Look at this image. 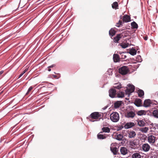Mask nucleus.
Returning <instances> with one entry per match:
<instances>
[{"instance_id": "52", "label": "nucleus", "mask_w": 158, "mask_h": 158, "mask_svg": "<svg viewBox=\"0 0 158 158\" xmlns=\"http://www.w3.org/2000/svg\"><path fill=\"white\" fill-rule=\"evenodd\" d=\"M27 70L28 69H25L22 72V73H23V74L25 73L27 71Z\"/></svg>"}, {"instance_id": "47", "label": "nucleus", "mask_w": 158, "mask_h": 158, "mask_svg": "<svg viewBox=\"0 0 158 158\" xmlns=\"http://www.w3.org/2000/svg\"><path fill=\"white\" fill-rule=\"evenodd\" d=\"M127 57V56L125 55H124V54H122L121 55V59H125Z\"/></svg>"}, {"instance_id": "8", "label": "nucleus", "mask_w": 158, "mask_h": 158, "mask_svg": "<svg viewBox=\"0 0 158 158\" xmlns=\"http://www.w3.org/2000/svg\"><path fill=\"white\" fill-rule=\"evenodd\" d=\"M131 18L130 16L128 15H125L123 16V21L124 23H128L131 21Z\"/></svg>"}, {"instance_id": "12", "label": "nucleus", "mask_w": 158, "mask_h": 158, "mask_svg": "<svg viewBox=\"0 0 158 158\" xmlns=\"http://www.w3.org/2000/svg\"><path fill=\"white\" fill-rule=\"evenodd\" d=\"M144 118L142 120H140L139 119L136 120L137 122V124L140 127H143L145 126L146 125V123L144 121Z\"/></svg>"}, {"instance_id": "40", "label": "nucleus", "mask_w": 158, "mask_h": 158, "mask_svg": "<svg viewBox=\"0 0 158 158\" xmlns=\"http://www.w3.org/2000/svg\"><path fill=\"white\" fill-rule=\"evenodd\" d=\"M113 88L114 89H119L122 88V84L120 83L118 85L113 86Z\"/></svg>"}, {"instance_id": "5", "label": "nucleus", "mask_w": 158, "mask_h": 158, "mask_svg": "<svg viewBox=\"0 0 158 158\" xmlns=\"http://www.w3.org/2000/svg\"><path fill=\"white\" fill-rule=\"evenodd\" d=\"M129 148L130 149H137V143L135 141V140L133 141L130 140L129 142Z\"/></svg>"}, {"instance_id": "64", "label": "nucleus", "mask_w": 158, "mask_h": 158, "mask_svg": "<svg viewBox=\"0 0 158 158\" xmlns=\"http://www.w3.org/2000/svg\"><path fill=\"white\" fill-rule=\"evenodd\" d=\"M125 99L127 100H128L129 99V98H125Z\"/></svg>"}, {"instance_id": "28", "label": "nucleus", "mask_w": 158, "mask_h": 158, "mask_svg": "<svg viewBox=\"0 0 158 158\" xmlns=\"http://www.w3.org/2000/svg\"><path fill=\"white\" fill-rule=\"evenodd\" d=\"M124 97V93L123 92L119 91L118 93L117 94L116 98H123Z\"/></svg>"}, {"instance_id": "61", "label": "nucleus", "mask_w": 158, "mask_h": 158, "mask_svg": "<svg viewBox=\"0 0 158 158\" xmlns=\"http://www.w3.org/2000/svg\"><path fill=\"white\" fill-rule=\"evenodd\" d=\"M118 25H116V26L118 27H120L121 26V25H119V24H118Z\"/></svg>"}, {"instance_id": "7", "label": "nucleus", "mask_w": 158, "mask_h": 158, "mask_svg": "<svg viewBox=\"0 0 158 158\" xmlns=\"http://www.w3.org/2000/svg\"><path fill=\"white\" fill-rule=\"evenodd\" d=\"M142 102V100L141 99L136 98L135 99L134 103L137 107H140L142 106L141 105Z\"/></svg>"}, {"instance_id": "13", "label": "nucleus", "mask_w": 158, "mask_h": 158, "mask_svg": "<svg viewBox=\"0 0 158 158\" xmlns=\"http://www.w3.org/2000/svg\"><path fill=\"white\" fill-rule=\"evenodd\" d=\"M120 58L119 55L117 54H114L113 56V60L114 62H118L120 61Z\"/></svg>"}, {"instance_id": "48", "label": "nucleus", "mask_w": 158, "mask_h": 158, "mask_svg": "<svg viewBox=\"0 0 158 158\" xmlns=\"http://www.w3.org/2000/svg\"><path fill=\"white\" fill-rule=\"evenodd\" d=\"M56 66L55 64H53L48 67V68H52Z\"/></svg>"}, {"instance_id": "44", "label": "nucleus", "mask_w": 158, "mask_h": 158, "mask_svg": "<svg viewBox=\"0 0 158 158\" xmlns=\"http://www.w3.org/2000/svg\"><path fill=\"white\" fill-rule=\"evenodd\" d=\"M124 127V126L123 125H121V126H120L118 127L117 128V131H119L122 130L123 128Z\"/></svg>"}, {"instance_id": "17", "label": "nucleus", "mask_w": 158, "mask_h": 158, "mask_svg": "<svg viewBox=\"0 0 158 158\" xmlns=\"http://www.w3.org/2000/svg\"><path fill=\"white\" fill-rule=\"evenodd\" d=\"M156 138V137L152 135H150L148 137V142L150 143H154L155 142V139Z\"/></svg>"}, {"instance_id": "29", "label": "nucleus", "mask_w": 158, "mask_h": 158, "mask_svg": "<svg viewBox=\"0 0 158 158\" xmlns=\"http://www.w3.org/2000/svg\"><path fill=\"white\" fill-rule=\"evenodd\" d=\"M129 45V44L128 43H121L119 44L118 46H119L123 48H125L128 47Z\"/></svg>"}, {"instance_id": "54", "label": "nucleus", "mask_w": 158, "mask_h": 158, "mask_svg": "<svg viewBox=\"0 0 158 158\" xmlns=\"http://www.w3.org/2000/svg\"><path fill=\"white\" fill-rule=\"evenodd\" d=\"M23 73H21L19 76V77H18V78H20L21 77H22L23 75Z\"/></svg>"}, {"instance_id": "30", "label": "nucleus", "mask_w": 158, "mask_h": 158, "mask_svg": "<svg viewBox=\"0 0 158 158\" xmlns=\"http://www.w3.org/2000/svg\"><path fill=\"white\" fill-rule=\"evenodd\" d=\"M102 130L103 132L109 133L110 131V128L108 127H104L102 128Z\"/></svg>"}, {"instance_id": "42", "label": "nucleus", "mask_w": 158, "mask_h": 158, "mask_svg": "<svg viewBox=\"0 0 158 158\" xmlns=\"http://www.w3.org/2000/svg\"><path fill=\"white\" fill-rule=\"evenodd\" d=\"M144 120L145 121V122L148 123V124L151 125H153V123H152L148 119H145L144 118Z\"/></svg>"}, {"instance_id": "46", "label": "nucleus", "mask_w": 158, "mask_h": 158, "mask_svg": "<svg viewBox=\"0 0 158 158\" xmlns=\"http://www.w3.org/2000/svg\"><path fill=\"white\" fill-rule=\"evenodd\" d=\"M158 125V124L156 123H154V124H153V125H152V126H154L153 128L155 130H156V128H157V125Z\"/></svg>"}, {"instance_id": "33", "label": "nucleus", "mask_w": 158, "mask_h": 158, "mask_svg": "<svg viewBox=\"0 0 158 158\" xmlns=\"http://www.w3.org/2000/svg\"><path fill=\"white\" fill-rule=\"evenodd\" d=\"M145 110H141L138 111L137 112V114L138 116H142L143 115H145Z\"/></svg>"}, {"instance_id": "2", "label": "nucleus", "mask_w": 158, "mask_h": 158, "mask_svg": "<svg viewBox=\"0 0 158 158\" xmlns=\"http://www.w3.org/2000/svg\"><path fill=\"white\" fill-rule=\"evenodd\" d=\"M118 70L119 73L123 75H126L129 71V69L126 66H123L119 68Z\"/></svg>"}, {"instance_id": "15", "label": "nucleus", "mask_w": 158, "mask_h": 158, "mask_svg": "<svg viewBox=\"0 0 158 158\" xmlns=\"http://www.w3.org/2000/svg\"><path fill=\"white\" fill-rule=\"evenodd\" d=\"M123 101H118L114 103V107L115 109L118 108L121 105Z\"/></svg>"}, {"instance_id": "55", "label": "nucleus", "mask_w": 158, "mask_h": 158, "mask_svg": "<svg viewBox=\"0 0 158 158\" xmlns=\"http://www.w3.org/2000/svg\"><path fill=\"white\" fill-rule=\"evenodd\" d=\"M88 119H89V121H90V122H94L96 121V120H93L91 118H89Z\"/></svg>"}, {"instance_id": "1", "label": "nucleus", "mask_w": 158, "mask_h": 158, "mask_svg": "<svg viewBox=\"0 0 158 158\" xmlns=\"http://www.w3.org/2000/svg\"><path fill=\"white\" fill-rule=\"evenodd\" d=\"M110 118L112 122H117L119 119V114L116 112H113L110 114Z\"/></svg>"}, {"instance_id": "18", "label": "nucleus", "mask_w": 158, "mask_h": 158, "mask_svg": "<svg viewBox=\"0 0 158 158\" xmlns=\"http://www.w3.org/2000/svg\"><path fill=\"white\" fill-rule=\"evenodd\" d=\"M107 136V135L105 134H104L103 135L102 134H98L97 135L98 139L102 140L106 139Z\"/></svg>"}, {"instance_id": "4", "label": "nucleus", "mask_w": 158, "mask_h": 158, "mask_svg": "<svg viewBox=\"0 0 158 158\" xmlns=\"http://www.w3.org/2000/svg\"><path fill=\"white\" fill-rule=\"evenodd\" d=\"M127 111V114H125V117L127 118H133L135 115V111H129L127 110H126Z\"/></svg>"}, {"instance_id": "37", "label": "nucleus", "mask_w": 158, "mask_h": 158, "mask_svg": "<svg viewBox=\"0 0 158 158\" xmlns=\"http://www.w3.org/2000/svg\"><path fill=\"white\" fill-rule=\"evenodd\" d=\"M145 115L150 116H153V114H152V112L150 110H145Z\"/></svg>"}, {"instance_id": "38", "label": "nucleus", "mask_w": 158, "mask_h": 158, "mask_svg": "<svg viewBox=\"0 0 158 158\" xmlns=\"http://www.w3.org/2000/svg\"><path fill=\"white\" fill-rule=\"evenodd\" d=\"M142 60L141 56L138 55L136 57V61L137 62H141L142 61Z\"/></svg>"}, {"instance_id": "3", "label": "nucleus", "mask_w": 158, "mask_h": 158, "mask_svg": "<svg viewBox=\"0 0 158 158\" xmlns=\"http://www.w3.org/2000/svg\"><path fill=\"white\" fill-rule=\"evenodd\" d=\"M156 102V103H157V102L155 100H151L150 99H146L144 100L143 105L142 106L145 107H148L151 106V105H156V103H154L153 102Z\"/></svg>"}, {"instance_id": "34", "label": "nucleus", "mask_w": 158, "mask_h": 158, "mask_svg": "<svg viewBox=\"0 0 158 158\" xmlns=\"http://www.w3.org/2000/svg\"><path fill=\"white\" fill-rule=\"evenodd\" d=\"M152 114L155 118H158V110H154L152 112Z\"/></svg>"}, {"instance_id": "22", "label": "nucleus", "mask_w": 158, "mask_h": 158, "mask_svg": "<svg viewBox=\"0 0 158 158\" xmlns=\"http://www.w3.org/2000/svg\"><path fill=\"white\" fill-rule=\"evenodd\" d=\"M128 134L129 135V138H132L134 137L135 136V135H136V133L135 131H130L129 132H128Z\"/></svg>"}, {"instance_id": "43", "label": "nucleus", "mask_w": 158, "mask_h": 158, "mask_svg": "<svg viewBox=\"0 0 158 158\" xmlns=\"http://www.w3.org/2000/svg\"><path fill=\"white\" fill-rule=\"evenodd\" d=\"M33 87L32 86H30L28 89L27 92L26 93V94H29V92L32 89Z\"/></svg>"}, {"instance_id": "35", "label": "nucleus", "mask_w": 158, "mask_h": 158, "mask_svg": "<svg viewBox=\"0 0 158 158\" xmlns=\"http://www.w3.org/2000/svg\"><path fill=\"white\" fill-rule=\"evenodd\" d=\"M148 130V128L146 127L142 128H140L139 129V131L144 133H146Z\"/></svg>"}, {"instance_id": "41", "label": "nucleus", "mask_w": 158, "mask_h": 158, "mask_svg": "<svg viewBox=\"0 0 158 158\" xmlns=\"http://www.w3.org/2000/svg\"><path fill=\"white\" fill-rule=\"evenodd\" d=\"M112 70L111 69H108L107 71V73L109 75H111L113 74Z\"/></svg>"}, {"instance_id": "9", "label": "nucleus", "mask_w": 158, "mask_h": 158, "mask_svg": "<svg viewBox=\"0 0 158 158\" xmlns=\"http://www.w3.org/2000/svg\"><path fill=\"white\" fill-rule=\"evenodd\" d=\"M135 125V123L133 122H128L126 123L124 127L125 129H128L132 127Z\"/></svg>"}, {"instance_id": "32", "label": "nucleus", "mask_w": 158, "mask_h": 158, "mask_svg": "<svg viewBox=\"0 0 158 158\" xmlns=\"http://www.w3.org/2000/svg\"><path fill=\"white\" fill-rule=\"evenodd\" d=\"M118 4L117 2H114L112 4V7L113 9H115V10L118 9Z\"/></svg>"}, {"instance_id": "60", "label": "nucleus", "mask_w": 158, "mask_h": 158, "mask_svg": "<svg viewBox=\"0 0 158 158\" xmlns=\"http://www.w3.org/2000/svg\"><path fill=\"white\" fill-rule=\"evenodd\" d=\"M3 73V71L2 70L0 71V75L2 74Z\"/></svg>"}, {"instance_id": "14", "label": "nucleus", "mask_w": 158, "mask_h": 158, "mask_svg": "<svg viewBox=\"0 0 158 158\" xmlns=\"http://www.w3.org/2000/svg\"><path fill=\"white\" fill-rule=\"evenodd\" d=\"M143 150L144 152L148 151L150 148V145L148 143H144L142 145Z\"/></svg>"}, {"instance_id": "53", "label": "nucleus", "mask_w": 158, "mask_h": 158, "mask_svg": "<svg viewBox=\"0 0 158 158\" xmlns=\"http://www.w3.org/2000/svg\"><path fill=\"white\" fill-rule=\"evenodd\" d=\"M108 106H105L103 108H102V109L103 110H105L108 107Z\"/></svg>"}, {"instance_id": "26", "label": "nucleus", "mask_w": 158, "mask_h": 158, "mask_svg": "<svg viewBox=\"0 0 158 158\" xmlns=\"http://www.w3.org/2000/svg\"><path fill=\"white\" fill-rule=\"evenodd\" d=\"M130 88L131 92H134L135 90V86L131 84H129L127 85Z\"/></svg>"}, {"instance_id": "24", "label": "nucleus", "mask_w": 158, "mask_h": 158, "mask_svg": "<svg viewBox=\"0 0 158 158\" xmlns=\"http://www.w3.org/2000/svg\"><path fill=\"white\" fill-rule=\"evenodd\" d=\"M110 149L111 151L114 155H116L117 154V152L118 151V150L116 147H115L113 148L110 147Z\"/></svg>"}, {"instance_id": "19", "label": "nucleus", "mask_w": 158, "mask_h": 158, "mask_svg": "<svg viewBox=\"0 0 158 158\" xmlns=\"http://www.w3.org/2000/svg\"><path fill=\"white\" fill-rule=\"evenodd\" d=\"M116 29L115 27L111 28L109 31V35L110 36L112 37L114 35L116 32V31L114 29Z\"/></svg>"}, {"instance_id": "63", "label": "nucleus", "mask_w": 158, "mask_h": 158, "mask_svg": "<svg viewBox=\"0 0 158 158\" xmlns=\"http://www.w3.org/2000/svg\"><path fill=\"white\" fill-rule=\"evenodd\" d=\"M131 39V38H130L129 39H128V38H126V39H125V40L127 41V40H129Z\"/></svg>"}, {"instance_id": "10", "label": "nucleus", "mask_w": 158, "mask_h": 158, "mask_svg": "<svg viewBox=\"0 0 158 158\" xmlns=\"http://www.w3.org/2000/svg\"><path fill=\"white\" fill-rule=\"evenodd\" d=\"M97 112L92 113L88 117H87L86 118L88 119L89 118L96 119L98 118V116L97 115Z\"/></svg>"}, {"instance_id": "27", "label": "nucleus", "mask_w": 158, "mask_h": 158, "mask_svg": "<svg viewBox=\"0 0 158 158\" xmlns=\"http://www.w3.org/2000/svg\"><path fill=\"white\" fill-rule=\"evenodd\" d=\"M132 29H137L138 27L137 24L135 21H133L131 23Z\"/></svg>"}, {"instance_id": "16", "label": "nucleus", "mask_w": 158, "mask_h": 158, "mask_svg": "<svg viewBox=\"0 0 158 158\" xmlns=\"http://www.w3.org/2000/svg\"><path fill=\"white\" fill-rule=\"evenodd\" d=\"M137 50H135L134 48H132L129 49V52H127V53H128L132 56L135 55L137 53Z\"/></svg>"}, {"instance_id": "56", "label": "nucleus", "mask_w": 158, "mask_h": 158, "mask_svg": "<svg viewBox=\"0 0 158 158\" xmlns=\"http://www.w3.org/2000/svg\"><path fill=\"white\" fill-rule=\"evenodd\" d=\"M117 53L120 54V55H121L122 54L123 52H120V51H118L117 52Z\"/></svg>"}, {"instance_id": "58", "label": "nucleus", "mask_w": 158, "mask_h": 158, "mask_svg": "<svg viewBox=\"0 0 158 158\" xmlns=\"http://www.w3.org/2000/svg\"><path fill=\"white\" fill-rule=\"evenodd\" d=\"M121 36H122V37H123V38H124L125 37H126L127 36L126 35H124V36H123V35H121Z\"/></svg>"}, {"instance_id": "6", "label": "nucleus", "mask_w": 158, "mask_h": 158, "mask_svg": "<svg viewBox=\"0 0 158 158\" xmlns=\"http://www.w3.org/2000/svg\"><path fill=\"white\" fill-rule=\"evenodd\" d=\"M109 96L112 98H116L115 97L116 94V89L113 88H111L109 90Z\"/></svg>"}, {"instance_id": "11", "label": "nucleus", "mask_w": 158, "mask_h": 158, "mask_svg": "<svg viewBox=\"0 0 158 158\" xmlns=\"http://www.w3.org/2000/svg\"><path fill=\"white\" fill-rule=\"evenodd\" d=\"M122 33L121 34H117L116 36L114 37V39H113V41L114 43H118V41L120 40V39L122 38V36H121V34H122Z\"/></svg>"}, {"instance_id": "50", "label": "nucleus", "mask_w": 158, "mask_h": 158, "mask_svg": "<svg viewBox=\"0 0 158 158\" xmlns=\"http://www.w3.org/2000/svg\"><path fill=\"white\" fill-rule=\"evenodd\" d=\"M143 38L144 40L146 41L148 40V37L147 36H146L143 37Z\"/></svg>"}, {"instance_id": "31", "label": "nucleus", "mask_w": 158, "mask_h": 158, "mask_svg": "<svg viewBox=\"0 0 158 158\" xmlns=\"http://www.w3.org/2000/svg\"><path fill=\"white\" fill-rule=\"evenodd\" d=\"M141 156L139 153H135L132 155L131 157L132 158H142Z\"/></svg>"}, {"instance_id": "39", "label": "nucleus", "mask_w": 158, "mask_h": 158, "mask_svg": "<svg viewBox=\"0 0 158 158\" xmlns=\"http://www.w3.org/2000/svg\"><path fill=\"white\" fill-rule=\"evenodd\" d=\"M127 110H128L129 111H135V109L133 106H127L126 107Z\"/></svg>"}, {"instance_id": "45", "label": "nucleus", "mask_w": 158, "mask_h": 158, "mask_svg": "<svg viewBox=\"0 0 158 158\" xmlns=\"http://www.w3.org/2000/svg\"><path fill=\"white\" fill-rule=\"evenodd\" d=\"M124 23V22L119 20L118 22L116 23L117 24H119L121 25H123V24Z\"/></svg>"}, {"instance_id": "20", "label": "nucleus", "mask_w": 158, "mask_h": 158, "mask_svg": "<svg viewBox=\"0 0 158 158\" xmlns=\"http://www.w3.org/2000/svg\"><path fill=\"white\" fill-rule=\"evenodd\" d=\"M148 158H157L156 152H152L148 155Z\"/></svg>"}, {"instance_id": "25", "label": "nucleus", "mask_w": 158, "mask_h": 158, "mask_svg": "<svg viewBox=\"0 0 158 158\" xmlns=\"http://www.w3.org/2000/svg\"><path fill=\"white\" fill-rule=\"evenodd\" d=\"M138 96L139 97H142L144 95V91L141 89H139L137 91Z\"/></svg>"}, {"instance_id": "49", "label": "nucleus", "mask_w": 158, "mask_h": 158, "mask_svg": "<svg viewBox=\"0 0 158 158\" xmlns=\"http://www.w3.org/2000/svg\"><path fill=\"white\" fill-rule=\"evenodd\" d=\"M140 64H138L136 65H134V66L135 68L136 69H137L139 67Z\"/></svg>"}, {"instance_id": "23", "label": "nucleus", "mask_w": 158, "mask_h": 158, "mask_svg": "<svg viewBox=\"0 0 158 158\" xmlns=\"http://www.w3.org/2000/svg\"><path fill=\"white\" fill-rule=\"evenodd\" d=\"M115 139L118 141H121L122 140V139L123 138V134H120L116 135H115Z\"/></svg>"}, {"instance_id": "36", "label": "nucleus", "mask_w": 158, "mask_h": 158, "mask_svg": "<svg viewBox=\"0 0 158 158\" xmlns=\"http://www.w3.org/2000/svg\"><path fill=\"white\" fill-rule=\"evenodd\" d=\"M126 89L125 90V92L126 93V95H128V96L129 97V96L131 95V93L132 92H131V91L130 90V89H129L128 87H126Z\"/></svg>"}, {"instance_id": "21", "label": "nucleus", "mask_w": 158, "mask_h": 158, "mask_svg": "<svg viewBox=\"0 0 158 158\" xmlns=\"http://www.w3.org/2000/svg\"><path fill=\"white\" fill-rule=\"evenodd\" d=\"M121 154L123 155H125L127 153V148L124 147H121L120 149Z\"/></svg>"}, {"instance_id": "57", "label": "nucleus", "mask_w": 158, "mask_h": 158, "mask_svg": "<svg viewBox=\"0 0 158 158\" xmlns=\"http://www.w3.org/2000/svg\"><path fill=\"white\" fill-rule=\"evenodd\" d=\"M97 115L98 116V118L101 117V114H99V112H97Z\"/></svg>"}, {"instance_id": "51", "label": "nucleus", "mask_w": 158, "mask_h": 158, "mask_svg": "<svg viewBox=\"0 0 158 158\" xmlns=\"http://www.w3.org/2000/svg\"><path fill=\"white\" fill-rule=\"evenodd\" d=\"M52 76H53V77H54L55 78L57 79H59L60 78V76L59 77L57 78V76H56L55 75H54V74L52 75Z\"/></svg>"}, {"instance_id": "59", "label": "nucleus", "mask_w": 158, "mask_h": 158, "mask_svg": "<svg viewBox=\"0 0 158 158\" xmlns=\"http://www.w3.org/2000/svg\"><path fill=\"white\" fill-rule=\"evenodd\" d=\"M126 29H127V27H123L122 29V30H124Z\"/></svg>"}, {"instance_id": "62", "label": "nucleus", "mask_w": 158, "mask_h": 158, "mask_svg": "<svg viewBox=\"0 0 158 158\" xmlns=\"http://www.w3.org/2000/svg\"><path fill=\"white\" fill-rule=\"evenodd\" d=\"M48 68V71H50L51 70V68Z\"/></svg>"}]
</instances>
